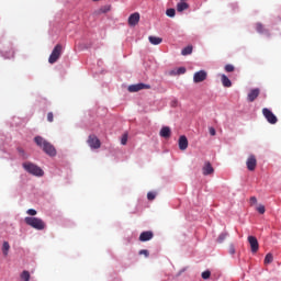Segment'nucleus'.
Listing matches in <instances>:
<instances>
[{
  "instance_id": "obj_27",
  "label": "nucleus",
  "mask_w": 281,
  "mask_h": 281,
  "mask_svg": "<svg viewBox=\"0 0 281 281\" xmlns=\"http://www.w3.org/2000/svg\"><path fill=\"white\" fill-rule=\"evenodd\" d=\"M224 69L227 74H232V71H235L236 68L234 67V65L227 64Z\"/></svg>"
},
{
  "instance_id": "obj_13",
  "label": "nucleus",
  "mask_w": 281,
  "mask_h": 281,
  "mask_svg": "<svg viewBox=\"0 0 281 281\" xmlns=\"http://www.w3.org/2000/svg\"><path fill=\"white\" fill-rule=\"evenodd\" d=\"M139 13L138 12H135V13H132L128 18V25L131 27H135V25H137V23H139Z\"/></svg>"
},
{
  "instance_id": "obj_31",
  "label": "nucleus",
  "mask_w": 281,
  "mask_h": 281,
  "mask_svg": "<svg viewBox=\"0 0 281 281\" xmlns=\"http://www.w3.org/2000/svg\"><path fill=\"white\" fill-rule=\"evenodd\" d=\"M155 196H157V194L155 192H148L147 193L148 201H155Z\"/></svg>"
},
{
  "instance_id": "obj_18",
  "label": "nucleus",
  "mask_w": 281,
  "mask_h": 281,
  "mask_svg": "<svg viewBox=\"0 0 281 281\" xmlns=\"http://www.w3.org/2000/svg\"><path fill=\"white\" fill-rule=\"evenodd\" d=\"M148 41L151 45H161L164 40L161 37H157V36H149Z\"/></svg>"
},
{
  "instance_id": "obj_16",
  "label": "nucleus",
  "mask_w": 281,
  "mask_h": 281,
  "mask_svg": "<svg viewBox=\"0 0 281 281\" xmlns=\"http://www.w3.org/2000/svg\"><path fill=\"white\" fill-rule=\"evenodd\" d=\"M178 144H179L180 150H187L188 149V137H186L184 135L180 136Z\"/></svg>"
},
{
  "instance_id": "obj_32",
  "label": "nucleus",
  "mask_w": 281,
  "mask_h": 281,
  "mask_svg": "<svg viewBox=\"0 0 281 281\" xmlns=\"http://www.w3.org/2000/svg\"><path fill=\"white\" fill-rule=\"evenodd\" d=\"M139 256H145V258H148V256H150V252H148V250L147 249H142V250H139Z\"/></svg>"
},
{
  "instance_id": "obj_35",
  "label": "nucleus",
  "mask_w": 281,
  "mask_h": 281,
  "mask_svg": "<svg viewBox=\"0 0 281 281\" xmlns=\"http://www.w3.org/2000/svg\"><path fill=\"white\" fill-rule=\"evenodd\" d=\"M228 254H231V256H234V254H236V248L234 247V245L229 246Z\"/></svg>"
},
{
  "instance_id": "obj_6",
  "label": "nucleus",
  "mask_w": 281,
  "mask_h": 281,
  "mask_svg": "<svg viewBox=\"0 0 281 281\" xmlns=\"http://www.w3.org/2000/svg\"><path fill=\"white\" fill-rule=\"evenodd\" d=\"M88 146H90V148L98 150V148H100V146H102V143L100 142V139L98 138V136L95 135H90L88 137Z\"/></svg>"
},
{
  "instance_id": "obj_19",
  "label": "nucleus",
  "mask_w": 281,
  "mask_h": 281,
  "mask_svg": "<svg viewBox=\"0 0 281 281\" xmlns=\"http://www.w3.org/2000/svg\"><path fill=\"white\" fill-rule=\"evenodd\" d=\"M188 8H190V4H188V2H179L177 4L178 12H183L184 10H188Z\"/></svg>"
},
{
  "instance_id": "obj_12",
  "label": "nucleus",
  "mask_w": 281,
  "mask_h": 281,
  "mask_svg": "<svg viewBox=\"0 0 281 281\" xmlns=\"http://www.w3.org/2000/svg\"><path fill=\"white\" fill-rule=\"evenodd\" d=\"M202 175H204V177L214 175V167H212V164L210 161L204 162V166L202 167Z\"/></svg>"
},
{
  "instance_id": "obj_2",
  "label": "nucleus",
  "mask_w": 281,
  "mask_h": 281,
  "mask_svg": "<svg viewBox=\"0 0 281 281\" xmlns=\"http://www.w3.org/2000/svg\"><path fill=\"white\" fill-rule=\"evenodd\" d=\"M24 222L30 227H33V229H37V232H41V231L45 229V227H46L45 222L38 217H25Z\"/></svg>"
},
{
  "instance_id": "obj_36",
  "label": "nucleus",
  "mask_w": 281,
  "mask_h": 281,
  "mask_svg": "<svg viewBox=\"0 0 281 281\" xmlns=\"http://www.w3.org/2000/svg\"><path fill=\"white\" fill-rule=\"evenodd\" d=\"M47 122H54V113L53 112L47 113Z\"/></svg>"
},
{
  "instance_id": "obj_9",
  "label": "nucleus",
  "mask_w": 281,
  "mask_h": 281,
  "mask_svg": "<svg viewBox=\"0 0 281 281\" xmlns=\"http://www.w3.org/2000/svg\"><path fill=\"white\" fill-rule=\"evenodd\" d=\"M207 80V72L205 70H200L193 75V82L199 83Z\"/></svg>"
},
{
  "instance_id": "obj_33",
  "label": "nucleus",
  "mask_w": 281,
  "mask_h": 281,
  "mask_svg": "<svg viewBox=\"0 0 281 281\" xmlns=\"http://www.w3.org/2000/svg\"><path fill=\"white\" fill-rule=\"evenodd\" d=\"M257 212L259 214H265V212H267V210L265 209V205L260 204L258 207H257Z\"/></svg>"
},
{
  "instance_id": "obj_7",
  "label": "nucleus",
  "mask_w": 281,
  "mask_h": 281,
  "mask_svg": "<svg viewBox=\"0 0 281 281\" xmlns=\"http://www.w3.org/2000/svg\"><path fill=\"white\" fill-rule=\"evenodd\" d=\"M246 166L250 172H254V170H256V166H258V160L256 159L255 155L248 156V158L246 160Z\"/></svg>"
},
{
  "instance_id": "obj_25",
  "label": "nucleus",
  "mask_w": 281,
  "mask_h": 281,
  "mask_svg": "<svg viewBox=\"0 0 281 281\" xmlns=\"http://www.w3.org/2000/svg\"><path fill=\"white\" fill-rule=\"evenodd\" d=\"M20 278H21V280L30 281V271L24 270V271L21 273Z\"/></svg>"
},
{
  "instance_id": "obj_26",
  "label": "nucleus",
  "mask_w": 281,
  "mask_h": 281,
  "mask_svg": "<svg viewBox=\"0 0 281 281\" xmlns=\"http://www.w3.org/2000/svg\"><path fill=\"white\" fill-rule=\"evenodd\" d=\"M166 14H167V16L172 19L177 14V11L175 9H167Z\"/></svg>"
},
{
  "instance_id": "obj_15",
  "label": "nucleus",
  "mask_w": 281,
  "mask_h": 281,
  "mask_svg": "<svg viewBox=\"0 0 281 281\" xmlns=\"http://www.w3.org/2000/svg\"><path fill=\"white\" fill-rule=\"evenodd\" d=\"M159 135H160V137H164L165 139H170V136L172 135V132L170 131L169 126H164L160 130Z\"/></svg>"
},
{
  "instance_id": "obj_40",
  "label": "nucleus",
  "mask_w": 281,
  "mask_h": 281,
  "mask_svg": "<svg viewBox=\"0 0 281 281\" xmlns=\"http://www.w3.org/2000/svg\"><path fill=\"white\" fill-rule=\"evenodd\" d=\"M92 1H100V0H92Z\"/></svg>"
},
{
  "instance_id": "obj_37",
  "label": "nucleus",
  "mask_w": 281,
  "mask_h": 281,
  "mask_svg": "<svg viewBox=\"0 0 281 281\" xmlns=\"http://www.w3.org/2000/svg\"><path fill=\"white\" fill-rule=\"evenodd\" d=\"M209 133L212 135V137H214V135H216V130L214 127H210Z\"/></svg>"
},
{
  "instance_id": "obj_14",
  "label": "nucleus",
  "mask_w": 281,
  "mask_h": 281,
  "mask_svg": "<svg viewBox=\"0 0 281 281\" xmlns=\"http://www.w3.org/2000/svg\"><path fill=\"white\" fill-rule=\"evenodd\" d=\"M258 95H260V90L258 88L251 89L247 95L248 102H255Z\"/></svg>"
},
{
  "instance_id": "obj_10",
  "label": "nucleus",
  "mask_w": 281,
  "mask_h": 281,
  "mask_svg": "<svg viewBox=\"0 0 281 281\" xmlns=\"http://www.w3.org/2000/svg\"><path fill=\"white\" fill-rule=\"evenodd\" d=\"M248 243L250 245L251 252L257 254L258 249H260V245L258 244V238L254 236H248Z\"/></svg>"
},
{
  "instance_id": "obj_21",
  "label": "nucleus",
  "mask_w": 281,
  "mask_h": 281,
  "mask_svg": "<svg viewBox=\"0 0 281 281\" xmlns=\"http://www.w3.org/2000/svg\"><path fill=\"white\" fill-rule=\"evenodd\" d=\"M9 251H10V243L3 241V244H2V254H3V256H8Z\"/></svg>"
},
{
  "instance_id": "obj_24",
  "label": "nucleus",
  "mask_w": 281,
  "mask_h": 281,
  "mask_svg": "<svg viewBox=\"0 0 281 281\" xmlns=\"http://www.w3.org/2000/svg\"><path fill=\"white\" fill-rule=\"evenodd\" d=\"M256 31L259 33V34H265V32H267L265 30V26L262 25V23H257L256 24Z\"/></svg>"
},
{
  "instance_id": "obj_34",
  "label": "nucleus",
  "mask_w": 281,
  "mask_h": 281,
  "mask_svg": "<svg viewBox=\"0 0 281 281\" xmlns=\"http://www.w3.org/2000/svg\"><path fill=\"white\" fill-rule=\"evenodd\" d=\"M26 214H29L30 216H36L37 212H36V210H34V209H29V210L26 211Z\"/></svg>"
},
{
  "instance_id": "obj_8",
  "label": "nucleus",
  "mask_w": 281,
  "mask_h": 281,
  "mask_svg": "<svg viewBox=\"0 0 281 281\" xmlns=\"http://www.w3.org/2000/svg\"><path fill=\"white\" fill-rule=\"evenodd\" d=\"M144 89H150V85L136 83V85L128 86V88H127L130 93H137V91H142Z\"/></svg>"
},
{
  "instance_id": "obj_1",
  "label": "nucleus",
  "mask_w": 281,
  "mask_h": 281,
  "mask_svg": "<svg viewBox=\"0 0 281 281\" xmlns=\"http://www.w3.org/2000/svg\"><path fill=\"white\" fill-rule=\"evenodd\" d=\"M36 146L42 148L48 157H56V147L52 143L47 142L43 136H36L34 138Z\"/></svg>"
},
{
  "instance_id": "obj_22",
  "label": "nucleus",
  "mask_w": 281,
  "mask_h": 281,
  "mask_svg": "<svg viewBox=\"0 0 281 281\" xmlns=\"http://www.w3.org/2000/svg\"><path fill=\"white\" fill-rule=\"evenodd\" d=\"M263 262L265 265H271V262H273V255L271 252L267 254Z\"/></svg>"
},
{
  "instance_id": "obj_5",
  "label": "nucleus",
  "mask_w": 281,
  "mask_h": 281,
  "mask_svg": "<svg viewBox=\"0 0 281 281\" xmlns=\"http://www.w3.org/2000/svg\"><path fill=\"white\" fill-rule=\"evenodd\" d=\"M262 115L269 124H278V116L268 108L262 109Z\"/></svg>"
},
{
  "instance_id": "obj_28",
  "label": "nucleus",
  "mask_w": 281,
  "mask_h": 281,
  "mask_svg": "<svg viewBox=\"0 0 281 281\" xmlns=\"http://www.w3.org/2000/svg\"><path fill=\"white\" fill-rule=\"evenodd\" d=\"M228 234L227 233H222L217 237V243H223L227 238Z\"/></svg>"
},
{
  "instance_id": "obj_11",
  "label": "nucleus",
  "mask_w": 281,
  "mask_h": 281,
  "mask_svg": "<svg viewBox=\"0 0 281 281\" xmlns=\"http://www.w3.org/2000/svg\"><path fill=\"white\" fill-rule=\"evenodd\" d=\"M154 236L155 234L153 233V231H146L140 233L138 240H140V243H147V240H153Z\"/></svg>"
},
{
  "instance_id": "obj_30",
  "label": "nucleus",
  "mask_w": 281,
  "mask_h": 281,
  "mask_svg": "<svg viewBox=\"0 0 281 281\" xmlns=\"http://www.w3.org/2000/svg\"><path fill=\"white\" fill-rule=\"evenodd\" d=\"M127 142H128V134H124L121 138L122 146H126Z\"/></svg>"
},
{
  "instance_id": "obj_23",
  "label": "nucleus",
  "mask_w": 281,
  "mask_h": 281,
  "mask_svg": "<svg viewBox=\"0 0 281 281\" xmlns=\"http://www.w3.org/2000/svg\"><path fill=\"white\" fill-rule=\"evenodd\" d=\"M182 56H190L192 54V46H187L181 50Z\"/></svg>"
},
{
  "instance_id": "obj_20",
  "label": "nucleus",
  "mask_w": 281,
  "mask_h": 281,
  "mask_svg": "<svg viewBox=\"0 0 281 281\" xmlns=\"http://www.w3.org/2000/svg\"><path fill=\"white\" fill-rule=\"evenodd\" d=\"M183 74H186V67H180V68H177L176 70L170 71L171 76H181Z\"/></svg>"
},
{
  "instance_id": "obj_38",
  "label": "nucleus",
  "mask_w": 281,
  "mask_h": 281,
  "mask_svg": "<svg viewBox=\"0 0 281 281\" xmlns=\"http://www.w3.org/2000/svg\"><path fill=\"white\" fill-rule=\"evenodd\" d=\"M111 11V7H104L101 9V12L106 13Z\"/></svg>"
},
{
  "instance_id": "obj_17",
  "label": "nucleus",
  "mask_w": 281,
  "mask_h": 281,
  "mask_svg": "<svg viewBox=\"0 0 281 281\" xmlns=\"http://www.w3.org/2000/svg\"><path fill=\"white\" fill-rule=\"evenodd\" d=\"M221 80H222V85L223 87L229 88L232 87V80H229V77L226 75H221Z\"/></svg>"
},
{
  "instance_id": "obj_39",
  "label": "nucleus",
  "mask_w": 281,
  "mask_h": 281,
  "mask_svg": "<svg viewBox=\"0 0 281 281\" xmlns=\"http://www.w3.org/2000/svg\"><path fill=\"white\" fill-rule=\"evenodd\" d=\"M250 203H252L254 205H256V203H258V199L256 196H251L250 198Z\"/></svg>"
},
{
  "instance_id": "obj_3",
  "label": "nucleus",
  "mask_w": 281,
  "mask_h": 281,
  "mask_svg": "<svg viewBox=\"0 0 281 281\" xmlns=\"http://www.w3.org/2000/svg\"><path fill=\"white\" fill-rule=\"evenodd\" d=\"M23 168L26 170V172L34 175L35 177H43L44 175L43 169L32 162H24Z\"/></svg>"
},
{
  "instance_id": "obj_4",
  "label": "nucleus",
  "mask_w": 281,
  "mask_h": 281,
  "mask_svg": "<svg viewBox=\"0 0 281 281\" xmlns=\"http://www.w3.org/2000/svg\"><path fill=\"white\" fill-rule=\"evenodd\" d=\"M60 56H63V45L57 44L54 47V49H53V52H52V54H50V56L48 58V63L50 65H54V63H57V60H58V58H60Z\"/></svg>"
},
{
  "instance_id": "obj_29",
  "label": "nucleus",
  "mask_w": 281,
  "mask_h": 281,
  "mask_svg": "<svg viewBox=\"0 0 281 281\" xmlns=\"http://www.w3.org/2000/svg\"><path fill=\"white\" fill-rule=\"evenodd\" d=\"M212 276V272L210 270H206L202 272V279L203 280H210V277Z\"/></svg>"
}]
</instances>
